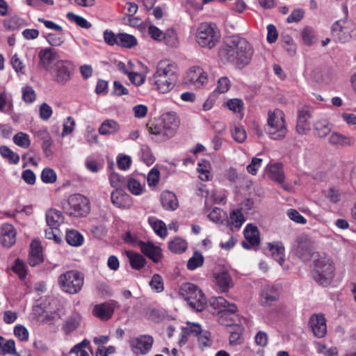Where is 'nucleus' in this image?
I'll use <instances>...</instances> for the list:
<instances>
[{
	"label": "nucleus",
	"mask_w": 356,
	"mask_h": 356,
	"mask_svg": "<svg viewBox=\"0 0 356 356\" xmlns=\"http://www.w3.org/2000/svg\"><path fill=\"white\" fill-rule=\"evenodd\" d=\"M252 45L243 38L231 37L220 51V56L237 67L248 65L254 55Z\"/></svg>",
	"instance_id": "1"
},
{
	"label": "nucleus",
	"mask_w": 356,
	"mask_h": 356,
	"mask_svg": "<svg viewBox=\"0 0 356 356\" xmlns=\"http://www.w3.org/2000/svg\"><path fill=\"white\" fill-rule=\"evenodd\" d=\"M177 81V66L173 61L164 59L156 64L150 81L156 90L162 94L170 92Z\"/></svg>",
	"instance_id": "2"
},
{
	"label": "nucleus",
	"mask_w": 356,
	"mask_h": 356,
	"mask_svg": "<svg viewBox=\"0 0 356 356\" xmlns=\"http://www.w3.org/2000/svg\"><path fill=\"white\" fill-rule=\"evenodd\" d=\"M266 132L270 139L275 140H282L286 137L288 129L282 111L276 108L268 112Z\"/></svg>",
	"instance_id": "3"
},
{
	"label": "nucleus",
	"mask_w": 356,
	"mask_h": 356,
	"mask_svg": "<svg viewBox=\"0 0 356 356\" xmlns=\"http://www.w3.org/2000/svg\"><path fill=\"white\" fill-rule=\"evenodd\" d=\"M345 17L336 21L331 27L332 36L341 43H347L356 39V24L348 18L347 6H343Z\"/></svg>",
	"instance_id": "4"
},
{
	"label": "nucleus",
	"mask_w": 356,
	"mask_h": 356,
	"mask_svg": "<svg viewBox=\"0 0 356 356\" xmlns=\"http://www.w3.org/2000/svg\"><path fill=\"white\" fill-rule=\"evenodd\" d=\"M179 294L186 300L191 308L201 312L207 305V298L198 286L193 283L182 284L179 290Z\"/></svg>",
	"instance_id": "5"
},
{
	"label": "nucleus",
	"mask_w": 356,
	"mask_h": 356,
	"mask_svg": "<svg viewBox=\"0 0 356 356\" xmlns=\"http://www.w3.org/2000/svg\"><path fill=\"white\" fill-rule=\"evenodd\" d=\"M334 264L331 259L322 257L315 261L313 276L319 285H330L334 277Z\"/></svg>",
	"instance_id": "6"
},
{
	"label": "nucleus",
	"mask_w": 356,
	"mask_h": 356,
	"mask_svg": "<svg viewBox=\"0 0 356 356\" xmlns=\"http://www.w3.org/2000/svg\"><path fill=\"white\" fill-rule=\"evenodd\" d=\"M220 38V33L216 24L211 23L200 24L196 31L195 39L202 47L212 49Z\"/></svg>",
	"instance_id": "7"
},
{
	"label": "nucleus",
	"mask_w": 356,
	"mask_h": 356,
	"mask_svg": "<svg viewBox=\"0 0 356 356\" xmlns=\"http://www.w3.org/2000/svg\"><path fill=\"white\" fill-rule=\"evenodd\" d=\"M74 70V65L71 60L60 59L54 62L48 72L53 81L58 85L65 86L72 79Z\"/></svg>",
	"instance_id": "8"
},
{
	"label": "nucleus",
	"mask_w": 356,
	"mask_h": 356,
	"mask_svg": "<svg viewBox=\"0 0 356 356\" xmlns=\"http://www.w3.org/2000/svg\"><path fill=\"white\" fill-rule=\"evenodd\" d=\"M84 282L83 275L77 270H68L58 279L60 289L67 293L76 294L81 291Z\"/></svg>",
	"instance_id": "9"
},
{
	"label": "nucleus",
	"mask_w": 356,
	"mask_h": 356,
	"mask_svg": "<svg viewBox=\"0 0 356 356\" xmlns=\"http://www.w3.org/2000/svg\"><path fill=\"white\" fill-rule=\"evenodd\" d=\"M65 208L71 216H85L90 211L89 200L82 195L74 194L69 197Z\"/></svg>",
	"instance_id": "10"
},
{
	"label": "nucleus",
	"mask_w": 356,
	"mask_h": 356,
	"mask_svg": "<svg viewBox=\"0 0 356 356\" xmlns=\"http://www.w3.org/2000/svg\"><path fill=\"white\" fill-rule=\"evenodd\" d=\"M307 79L316 86L323 88L334 81V73L327 67H315L308 74Z\"/></svg>",
	"instance_id": "11"
},
{
	"label": "nucleus",
	"mask_w": 356,
	"mask_h": 356,
	"mask_svg": "<svg viewBox=\"0 0 356 356\" xmlns=\"http://www.w3.org/2000/svg\"><path fill=\"white\" fill-rule=\"evenodd\" d=\"M293 249L298 257L302 260H307L313 252V241L306 234L299 235L293 244Z\"/></svg>",
	"instance_id": "12"
},
{
	"label": "nucleus",
	"mask_w": 356,
	"mask_h": 356,
	"mask_svg": "<svg viewBox=\"0 0 356 356\" xmlns=\"http://www.w3.org/2000/svg\"><path fill=\"white\" fill-rule=\"evenodd\" d=\"M186 83L194 88H200L208 83V74L200 67H191L186 76Z\"/></svg>",
	"instance_id": "13"
},
{
	"label": "nucleus",
	"mask_w": 356,
	"mask_h": 356,
	"mask_svg": "<svg viewBox=\"0 0 356 356\" xmlns=\"http://www.w3.org/2000/svg\"><path fill=\"white\" fill-rule=\"evenodd\" d=\"M154 342L150 335H140L130 339L129 344L131 350L137 355H145L152 348Z\"/></svg>",
	"instance_id": "14"
},
{
	"label": "nucleus",
	"mask_w": 356,
	"mask_h": 356,
	"mask_svg": "<svg viewBox=\"0 0 356 356\" xmlns=\"http://www.w3.org/2000/svg\"><path fill=\"white\" fill-rule=\"evenodd\" d=\"M58 52L55 49L51 47L41 49L38 52V65L40 67L49 72L54 62L58 60Z\"/></svg>",
	"instance_id": "15"
},
{
	"label": "nucleus",
	"mask_w": 356,
	"mask_h": 356,
	"mask_svg": "<svg viewBox=\"0 0 356 356\" xmlns=\"http://www.w3.org/2000/svg\"><path fill=\"white\" fill-rule=\"evenodd\" d=\"M243 234L245 241L242 242V246L245 249L250 250L259 245V232L256 226L252 224L247 225Z\"/></svg>",
	"instance_id": "16"
},
{
	"label": "nucleus",
	"mask_w": 356,
	"mask_h": 356,
	"mask_svg": "<svg viewBox=\"0 0 356 356\" xmlns=\"http://www.w3.org/2000/svg\"><path fill=\"white\" fill-rule=\"evenodd\" d=\"M170 138L172 137L178 127L179 122L176 114L167 112L157 118Z\"/></svg>",
	"instance_id": "17"
},
{
	"label": "nucleus",
	"mask_w": 356,
	"mask_h": 356,
	"mask_svg": "<svg viewBox=\"0 0 356 356\" xmlns=\"http://www.w3.org/2000/svg\"><path fill=\"white\" fill-rule=\"evenodd\" d=\"M17 231L14 226L9 223H3L0 227V243L7 248L13 245L16 241Z\"/></svg>",
	"instance_id": "18"
},
{
	"label": "nucleus",
	"mask_w": 356,
	"mask_h": 356,
	"mask_svg": "<svg viewBox=\"0 0 356 356\" xmlns=\"http://www.w3.org/2000/svg\"><path fill=\"white\" fill-rule=\"evenodd\" d=\"M279 298V289L275 284L264 285L260 292L259 302L262 305H270Z\"/></svg>",
	"instance_id": "19"
},
{
	"label": "nucleus",
	"mask_w": 356,
	"mask_h": 356,
	"mask_svg": "<svg viewBox=\"0 0 356 356\" xmlns=\"http://www.w3.org/2000/svg\"><path fill=\"white\" fill-rule=\"evenodd\" d=\"M211 305L218 312L221 313V317L227 314H234L237 312V307L235 304L229 302L221 296L212 298Z\"/></svg>",
	"instance_id": "20"
},
{
	"label": "nucleus",
	"mask_w": 356,
	"mask_h": 356,
	"mask_svg": "<svg viewBox=\"0 0 356 356\" xmlns=\"http://www.w3.org/2000/svg\"><path fill=\"white\" fill-rule=\"evenodd\" d=\"M111 200L114 206L122 209H129L133 204L130 195L120 189H115L111 193Z\"/></svg>",
	"instance_id": "21"
},
{
	"label": "nucleus",
	"mask_w": 356,
	"mask_h": 356,
	"mask_svg": "<svg viewBox=\"0 0 356 356\" xmlns=\"http://www.w3.org/2000/svg\"><path fill=\"white\" fill-rule=\"evenodd\" d=\"M115 309V304L113 302H106L95 305L92 314L102 321H107L112 317Z\"/></svg>",
	"instance_id": "22"
},
{
	"label": "nucleus",
	"mask_w": 356,
	"mask_h": 356,
	"mask_svg": "<svg viewBox=\"0 0 356 356\" xmlns=\"http://www.w3.org/2000/svg\"><path fill=\"white\" fill-rule=\"evenodd\" d=\"M309 324L315 336L323 337L327 331L325 318L322 314H314L309 318Z\"/></svg>",
	"instance_id": "23"
},
{
	"label": "nucleus",
	"mask_w": 356,
	"mask_h": 356,
	"mask_svg": "<svg viewBox=\"0 0 356 356\" xmlns=\"http://www.w3.org/2000/svg\"><path fill=\"white\" fill-rule=\"evenodd\" d=\"M141 252L154 262H159L162 258L161 249L151 242L139 243Z\"/></svg>",
	"instance_id": "24"
},
{
	"label": "nucleus",
	"mask_w": 356,
	"mask_h": 356,
	"mask_svg": "<svg viewBox=\"0 0 356 356\" xmlns=\"http://www.w3.org/2000/svg\"><path fill=\"white\" fill-rule=\"evenodd\" d=\"M328 143L332 146L342 147L353 145L355 143V139L352 136L334 131L330 135L328 138Z\"/></svg>",
	"instance_id": "25"
},
{
	"label": "nucleus",
	"mask_w": 356,
	"mask_h": 356,
	"mask_svg": "<svg viewBox=\"0 0 356 356\" xmlns=\"http://www.w3.org/2000/svg\"><path fill=\"white\" fill-rule=\"evenodd\" d=\"M213 277L215 284L222 292L227 291L233 285L232 279L226 270L215 273Z\"/></svg>",
	"instance_id": "26"
},
{
	"label": "nucleus",
	"mask_w": 356,
	"mask_h": 356,
	"mask_svg": "<svg viewBox=\"0 0 356 356\" xmlns=\"http://www.w3.org/2000/svg\"><path fill=\"white\" fill-rule=\"evenodd\" d=\"M43 255L40 242L34 239L30 245V252L29 256V263L31 266H35L42 262Z\"/></svg>",
	"instance_id": "27"
},
{
	"label": "nucleus",
	"mask_w": 356,
	"mask_h": 356,
	"mask_svg": "<svg viewBox=\"0 0 356 356\" xmlns=\"http://www.w3.org/2000/svg\"><path fill=\"white\" fill-rule=\"evenodd\" d=\"M148 131L152 139L156 141L160 142L170 138L158 118H155L149 125Z\"/></svg>",
	"instance_id": "28"
},
{
	"label": "nucleus",
	"mask_w": 356,
	"mask_h": 356,
	"mask_svg": "<svg viewBox=\"0 0 356 356\" xmlns=\"http://www.w3.org/2000/svg\"><path fill=\"white\" fill-rule=\"evenodd\" d=\"M311 115L306 109L300 110L298 115L296 131L299 134H306L311 129L309 119Z\"/></svg>",
	"instance_id": "29"
},
{
	"label": "nucleus",
	"mask_w": 356,
	"mask_h": 356,
	"mask_svg": "<svg viewBox=\"0 0 356 356\" xmlns=\"http://www.w3.org/2000/svg\"><path fill=\"white\" fill-rule=\"evenodd\" d=\"M63 222L64 216L61 211L51 209L46 212V222L49 227L58 229Z\"/></svg>",
	"instance_id": "30"
},
{
	"label": "nucleus",
	"mask_w": 356,
	"mask_h": 356,
	"mask_svg": "<svg viewBox=\"0 0 356 356\" xmlns=\"http://www.w3.org/2000/svg\"><path fill=\"white\" fill-rule=\"evenodd\" d=\"M226 221L231 230H238L245 222V218L241 210L233 209Z\"/></svg>",
	"instance_id": "31"
},
{
	"label": "nucleus",
	"mask_w": 356,
	"mask_h": 356,
	"mask_svg": "<svg viewBox=\"0 0 356 356\" xmlns=\"http://www.w3.org/2000/svg\"><path fill=\"white\" fill-rule=\"evenodd\" d=\"M267 248L271 256L277 261L279 264L283 266L284 263V247L281 242L275 241L268 243Z\"/></svg>",
	"instance_id": "32"
},
{
	"label": "nucleus",
	"mask_w": 356,
	"mask_h": 356,
	"mask_svg": "<svg viewBox=\"0 0 356 356\" xmlns=\"http://www.w3.org/2000/svg\"><path fill=\"white\" fill-rule=\"evenodd\" d=\"M163 207L168 211H175L178 208L179 202L176 195L171 191H163L161 195Z\"/></svg>",
	"instance_id": "33"
},
{
	"label": "nucleus",
	"mask_w": 356,
	"mask_h": 356,
	"mask_svg": "<svg viewBox=\"0 0 356 356\" xmlns=\"http://www.w3.org/2000/svg\"><path fill=\"white\" fill-rule=\"evenodd\" d=\"M81 323V314L78 312H73L66 318L63 325V330L65 334H70L80 326Z\"/></svg>",
	"instance_id": "34"
},
{
	"label": "nucleus",
	"mask_w": 356,
	"mask_h": 356,
	"mask_svg": "<svg viewBox=\"0 0 356 356\" xmlns=\"http://www.w3.org/2000/svg\"><path fill=\"white\" fill-rule=\"evenodd\" d=\"M33 134L36 139L42 141V149L45 152H47L50 149V147L52 144V139L47 128L42 127L36 131H33Z\"/></svg>",
	"instance_id": "35"
},
{
	"label": "nucleus",
	"mask_w": 356,
	"mask_h": 356,
	"mask_svg": "<svg viewBox=\"0 0 356 356\" xmlns=\"http://www.w3.org/2000/svg\"><path fill=\"white\" fill-rule=\"evenodd\" d=\"M268 177L273 181L278 184H283L284 175L282 164L277 163L268 165Z\"/></svg>",
	"instance_id": "36"
},
{
	"label": "nucleus",
	"mask_w": 356,
	"mask_h": 356,
	"mask_svg": "<svg viewBox=\"0 0 356 356\" xmlns=\"http://www.w3.org/2000/svg\"><path fill=\"white\" fill-rule=\"evenodd\" d=\"M65 240L70 245L79 247L83 244L84 237L77 230L67 229L65 232Z\"/></svg>",
	"instance_id": "37"
},
{
	"label": "nucleus",
	"mask_w": 356,
	"mask_h": 356,
	"mask_svg": "<svg viewBox=\"0 0 356 356\" xmlns=\"http://www.w3.org/2000/svg\"><path fill=\"white\" fill-rule=\"evenodd\" d=\"M120 127L119 124L113 120H104L99 128V133L101 135H113L118 132Z\"/></svg>",
	"instance_id": "38"
},
{
	"label": "nucleus",
	"mask_w": 356,
	"mask_h": 356,
	"mask_svg": "<svg viewBox=\"0 0 356 356\" xmlns=\"http://www.w3.org/2000/svg\"><path fill=\"white\" fill-rule=\"evenodd\" d=\"M332 124L325 119L316 121L314 124V131L316 136L324 138L331 131Z\"/></svg>",
	"instance_id": "39"
},
{
	"label": "nucleus",
	"mask_w": 356,
	"mask_h": 356,
	"mask_svg": "<svg viewBox=\"0 0 356 356\" xmlns=\"http://www.w3.org/2000/svg\"><path fill=\"white\" fill-rule=\"evenodd\" d=\"M202 331V330L200 324L188 322L186 326L182 327L181 342L186 343L187 341V336L192 335L197 337Z\"/></svg>",
	"instance_id": "40"
},
{
	"label": "nucleus",
	"mask_w": 356,
	"mask_h": 356,
	"mask_svg": "<svg viewBox=\"0 0 356 356\" xmlns=\"http://www.w3.org/2000/svg\"><path fill=\"white\" fill-rule=\"evenodd\" d=\"M126 255L129 259V263L132 268L140 270L145 264V259L139 253L134 251H126Z\"/></svg>",
	"instance_id": "41"
},
{
	"label": "nucleus",
	"mask_w": 356,
	"mask_h": 356,
	"mask_svg": "<svg viewBox=\"0 0 356 356\" xmlns=\"http://www.w3.org/2000/svg\"><path fill=\"white\" fill-rule=\"evenodd\" d=\"M148 222L155 233L161 238L167 236V228L165 224L161 220L154 216L148 218Z\"/></svg>",
	"instance_id": "42"
},
{
	"label": "nucleus",
	"mask_w": 356,
	"mask_h": 356,
	"mask_svg": "<svg viewBox=\"0 0 356 356\" xmlns=\"http://www.w3.org/2000/svg\"><path fill=\"white\" fill-rule=\"evenodd\" d=\"M163 41L170 48H178L180 44L177 32L172 29L166 30L164 33Z\"/></svg>",
	"instance_id": "43"
},
{
	"label": "nucleus",
	"mask_w": 356,
	"mask_h": 356,
	"mask_svg": "<svg viewBox=\"0 0 356 356\" xmlns=\"http://www.w3.org/2000/svg\"><path fill=\"white\" fill-rule=\"evenodd\" d=\"M118 45L131 49L138 44V40L135 36L128 33H118Z\"/></svg>",
	"instance_id": "44"
},
{
	"label": "nucleus",
	"mask_w": 356,
	"mask_h": 356,
	"mask_svg": "<svg viewBox=\"0 0 356 356\" xmlns=\"http://www.w3.org/2000/svg\"><path fill=\"white\" fill-rule=\"evenodd\" d=\"M211 164L208 161L202 160L197 164V172L199 174V178L203 181L210 180L211 175Z\"/></svg>",
	"instance_id": "45"
},
{
	"label": "nucleus",
	"mask_w": 356,
	"mask_h": 356,
	"mask_svg": "<svg viewBox=\"0 0 356 356\" xmlns=\"http://www.w3.org/2000/svg\"><path fill=\"white\" fill-rule=\"evenodd\" d=\"M208 218L213 222L218 225H222L226 222L227 219V214L224 210L218 207H215L208 214Z\"/></svg>",
	"instance_id": "46"
},
{
	"label": "nucleus",
	"mask_w": 356,
	"mask_h": 356,
	"mask_svg": "<svg viewBox=\"0 0 356 356\" xmlns=\"http://www.w3.org/2000/svg\"><path fill=\"white\" fill-rule=\"evenodd\" d=\"M0 154L10 164H17L19 162V154L6 145L0 146Z\"/></svg>",
	"instance_id": "47"
},
{
	"label": "nucleus",
	"mask_w": 356,
	"mask_h": 356,
	"mask_svg": "<svg viewBox=\"0 0 356 356\" xmlns=\"http://www.w3.org/2000/svg\"><path fill=\"white\" fill-rule=\"evenodd\" d=\"M13 107L10 94L6 91L0 92V112L9 113Z\"/></svg>",
	"instance_id": "48"
},
{
	"label": "nucleus",
	"mask_w": 356,
	"mask_h": 356,
	"mask_svg": "<svg viewBox=\"0 0 356 356\" xmlns=\"http://www.w3.org/2000/svg\"><path fill=\"white\" fill-rule=\"evenodd\" d=\"M168 248L172 252L180 254L186 250L187 243L183 238L176 237L169 242Z\"/></svg>",
	"instance_id": "49"
},
{
	"label": "nucleus",
	"mask_w": 356,
	"mask_h": 356,
	"mask_svg": "<svg viewBox=\"0 0 356 356\" xmlns=\"http://www.w3.org/2000/svg\"><path fill=\"white\" fill-rule=\"evenodd\" d=\"M47 42L52 47H59L65 42L63 31L62 32L49 33L44 36Z\"/></svg>",
	"instance_id": "50"
},
{
	"label": "nucleus",
	"mask_w": 356,
	"mask_h": 356,
	"mask_svg": "<svg viewBox=\"0 0 356 356\" xmlns=\"http://www.w3.org/2000/svg\"><path fill=\"white\" fill-rule=\"evenodd\" d=\"M139 157L140 161L148 166L152 165L155 161V158L152 154L151 149L146 145H143L141 147Z\"/></svg>",
	"instance_id": "51"
},
{
	"label": "nucleus",
	"mask_w": 356,
	"mask_h": 356,
	"mask_svg": "<svg viewBox=\"0 0 356 356\" xmlns=\"http://www.w3.org/2000/svg\"><path fill=\"white\" fill-rule=\"evenodd\" d=\"M204 263L203 255L196 251L193 253V256L188 259L187 263V268L190 270H194L196 268L202 266Z\"/></svg>",
	"instance_id": "52"
},
{
	"label": "nucleus",
	"mask_w": 356,
	"mask_h": 356,
	"mask_svg": "<svg viewBox=\"0 0 356 356\" xmlns=\"http://www.w3.org/2000/svg\"><path fill=\"white\" fill-rule=\"evenodd\" d=\"M13 142L22 148H28L31 145L29 136L24 132H18L13 136Z\"/></svg>",
	"instance_id": "53"
},
{
	"label": "nucleus",
	"mask_w": 356,
	"mask_h": 356,
	"mask_svg": "<svg viewBox=\"0 0 356 356\" xmlns=\"http://www.w3.org/2000/svg\"><path fill=\"white\" fill-rule=\"evenodd\" d=\"M231 134L233 139L239 143H243L247 138L245 130L239 124H235L234 127L232 128Z\"/></svg>",
	"instance_id": "54"
},
{
	"label": "nucleus",
	"mask_w": 356,
	"mask_h": 356,
	"mask_svg": "<svg viewBox=\"0 0 356 356\" xmlns=\"http://www.w3.org/2000/svg\"><path fill=\"white\" fill-rule=\"evenodd\" d=\"M67 18L81 28L90 29L92 26L91 23L86 19L73 13H68L67 14Z\"/></svg>",
	"instance_id": "55"
},
{
	"label": "nucleus",
	"mask_w": 356,
	"mask_h": 356,
	"mask_svg": "<svg viewBox=\"0 0 356 356\" xmlns=\"http://www.w3.org/2000/svg\"><path fill=\"white\" fill-rule=\"evenodd\" d=\"M127 187L129 191L135 195H141L145 190L144 185L141 184L139 181L134 178H131L128 180Z\"/></svg>",
	"instance_id": "56"
},
{
	"label": "nucleus",
	"mask_w": 356,
	"mask_h": 356,
	"mask_svg": "<svg viewBox=\"0 0 356 356\" xmlns=\"http://www.w3.org/2000/svg\"><path fill=\"white\" fill-rule=\"evenodd\" d=\"M198 345L201 348L210 347L212 345L213 340L211 334L209 331L202 330L197 336Z\"/></svg>",
	"instance_id": "57"
},
{
	"label": "nucleus",
	"mask_w": 356,
	"mask_h": 356,
	"mask_svg": "<svg viewBox=\"0 0 356 356\" xmlns=\"http://www.w3.org/2000/svg\"><path fill=\"white\" fill-rule=\"evenodd\" d=\"M301 36L305 44L312 45L315 38L314 29L311 26H305L301 31Z\"/></svg>",
	"instance_id": "58"
},
{
	"label": "nucleus",
	"mask_w": 356,
	"mask_h": 356,
	"mask_svg": "<svg viewBox=\"0 0 356 356\" xmlns=\"http://www.w3.org/2000/svg\"><path fill=\"white\" fill-rule=\"evenodd\" d=\"M57 175L56 172L50 168H45L41 173V179L45 184H53L56 181Z\"/></svg>",
	"instance_id": "59"
},
{
	"label": "nucleus",
	"mask_w": 356,
	"mask_h": 356,
	"mask_svg": "<svg viewBox=\"0 0 356 356\" xmlns=\"http://www.w3.org/2000/svg\"><path fill=\"white\" fill-rule=\"evenodd\" d=\"M85 166L88 170L93 173H97L103 168V165L92 156L86 159Z\"/></svg>",
	"instance_id": "60"
},
{
	"label": "nucleus",
	"mask_w": 356,
	"mask_h": 356,
	"mask_svg": "<svg viewBox=\"0 0 356 356\" xmlns=\"http://www.w3.org/2000/svg\"><path fill=\"white\" fill-rule=\"evenodd\" d=\"M12 269L18 275L19 279L24 280L26 277L27 273L26 266L22 260L16 259Z\"/></svg>",
	"instance_id": "61"
},
{
	"label": "nucleus",
	"mask_w": 356,
	"mask_h": 356,
	"mask_svg": "<svg viewBox=\"0 0 356 356\" xmlns=\"http://www.w3.org/2000/svg\"><path fill=\"white\" fill-rule=\"evenodd\" d=\"M0 353L19 356L16 351L15 343L12 339L8 340L3 345L1 344Z\"/></svg>",
	"instance_id": "62"
},
{
	"label": "nucleus",
	"mask_w": 356,
	"mask_h": 356,
	"mask_svg": "<svg viewBox=\"0 0 356 356\" xmlns=\"http://www.w3.org/2000/svg\"><path fill=\"white\" fill-rule=\"evenodd\" d=\"M14 335L22 341H27L29 337L28 330L22 325H17L14 327Z\"/></svg>",
	"instance_id": "63"
},
{
	"label": "nucleus",
	"mask_w": 356,
	"mask_h": 356,
	"mask_svg": "<svg viewBox=\"0 0 356 356\" xmlns=\"http://www.w3.org/2000/svg\"><path fill=\"white\" fill-rule=\"evenodd\" d=\"M283 47L290 56H293L296 53V44L290 36H285L282 39Z\"/></svg>",
	"instance_id": "64"
}]
</instances>
